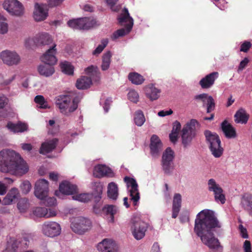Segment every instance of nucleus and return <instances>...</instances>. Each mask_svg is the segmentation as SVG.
Wrapping results in <instances>:
<instances>
[{"instance_id": "obj_58", "label": "nucleus", "mask_w": 252, "mask_h": 252, "mask_svg": "<svg viewBox=\"0 0 252 252\" xmlns=\"http://www.w3.org/2000/svg\"><path fill=\"white\" fill-rule=\"evenodd\" d=\"M8 99L7 97L3 94H0V109H2L7 104Z\"/></svg>"}, {"instance_id": "obj_6", "label": "nucleus", "mask_w": 252, "mask_h": 252, "mask_svg": "<svg viewBox=\"0 0 252 252\" xmlns=\"http://www.w3.org/2000/svg\"><path fill=\"white\" fill-rule=\"evenodd\" d=\"M147 224L143 221L139 215H133L131 220V231L134 238L137 240L143 239L145 236Z\"/></svg>"}, {"instance_id": "obj_11", "label": "nucleus", "mask_w": 252, "mask_h": 252, "mask_svg": "<svg viewBox=\"0 0 252 252\" xmlns=\"http://www.w3.org/2000/svg\"><path fill=\"white\" fill-rule=\"evenodd\" d=\"M0 59L8 66H16L21 61L20 55L13 50H5L0 53Z\"/></svg>"}, {"instance_id": "obj_36", "label": "nucleus", "mask_w": 252, "mask_h": 252, "mask_svg": "<svg viewBox=\"0 0 252 252\" xmlns=\"http://www.w3.org/2000/svg\"><path fill=\"white\" fill-rule=\"evenodd\" d=\"M6 127L10 131L14 133L23 132L28 129L27 125L21 122L16 124L9 122L7 123Z\"/></svg>"}, {"instance_id": "obj_19", "label": "nucleus", "mask_w": 252, "mask_h": 252, "mask_svg": "<svg viewBox=\"0 0 252 252\" xmlns=\"http://www.w3.org/2000/svg\"><path fill=\"white\" fill-rule=\"evenodd\" d=\"M97 249L100 252H118L115 242L111 239H104L99 242Z\"/></svg>"}, {"instance_id": "obj_47", "label": "nucleus", "mask_w": 252, "mask_h": 252, "mask_svg": "<svg viewBox=\"0 0 252 252\" xmlns=\"http://www.w3.org/2000/svg\"><path fill=\"white\" fill-rule=\"evenodd\" d=\"M34 101L40 108L46 109L49 108L47 102L41 95H36L34 98Z\"/></svg>"}, {"instance_id": "obj_13", "label": "nucleus", "mask_w": 252, "mask_h": 252, "mask_svg": "<svg viewBox=\"0 0 252 252\" xmlns=\"http://www.w3.org/2000/svg\"><path fill=\"white\" fill-rule=\"evenodd\" d=\"M124 181L126 184L127 189L130 196V200L134 205H136L140 199L138 184L135 179L126 177Z\"/></svg>"}, {"instance_id": "obj_26", "label": "nucleus", "mask_w": 252, "mask_h": 252, "mask_svg": "<svg viewBox=\"0 0 252 252\" xmlns=\"http://www.w3.org/2000/svg\"><path fill=\"white\" fill-rule=\"evenodd\" d=\"M32 214L37 217L49 218L56 216L57 212L53 209L38 207L33 209Z\"/></svg>"}, {"instance_id": "obj_48", "label": "nucleus", "mask_w": 252, "mask_h": 252, "mask_svg": "<svg viewBox=\"0 0 252 252\" xmlns=\"http://www.w3.org/2000/svg\"><path fill=\"white\" fill-rule=\"evenodd\" d=\"M108 43V40L107 38H104L101 40L100 44L93 51L92 54L95 56H98L104 50Z\"/></svg>"}, {"instance_id": "obj_33", "label": "nucleus", "mask_w": 252, "mask_h": 252, "mask_svg": "<svg viewBox=\"0 0 252 252\" xmlns=\"http://www.w3.org/2000/svg\"><path fill=\"white\" fill-rule=\"evenodd\" d=\"M84 71L94 81H98L100 78V73L97 66L91 65L86 68Z\"/></svg>"}, {"instance_id": "obj_53", "label": "nucleus", "mask_w": 252, "mask_h": 252, "mask_svg": "<svg viewBox=\"0 0 252 252\" xmlns=\"http://www.w3.org/2000/svg\"><path fill=\"white\" fill-rule=\"evenodd\" d=\"M107 5L113 11H117L120 9V6L116 5L119 0H104Z\"/></svg>"}, {"instance_id": "obj_10", "label": "nucleus", "mask_w": 252, "mask_h": 252, "mask_svg": "<svg viewBox=\"0 0 252 252\" xmlns=\"http://www.w3.org/2000/svg\"><path fill=\"white\" fill-rule=\"evenodd\" d=\"M95 24L94 19L91 17H83L69 20L67 26L73 30H88Z\"/></svg>"}, {"instance_id": "obj_12", "label": "nucleus", "mask_w": 252, "mask_h": 252, "mask_svg": "<svg viewBox=\"0 0 252 252\" xmlns=\"http://www.w3.org/2000/svg\"><path fill=\"white\" fill-rule=\"evenodd\" d=\"M209 191L213 192L215 201L223 204L225 202V197L220 186L214 179H210L207 183Z\"/></svg>"}, {"instance_id": "obj_38", "label": "nucleus", "mask_w": 252, "mask_h": 252, "mask_svg": "<svg viewBox=\"0 0 252 252\" xmlns=\"http://www.w3.org/2000/svg\"><path fill=\"white\" fill-rule=\"evenodd\" d=\"M234 117L235 122L236 123L245 124L248 121L249 115L246 113L245 109L241 108L236 112Z\"/></svg>"}, {"instance_id": "obj_45", "label": "nucleus", "mask_w": 252, "mask_h": 252, "mask_svg": "<svg viewBox=\"0 0 252 252\" xmlns=\"http://www.w3.org/2000/svg\"><path fill=\"white\" fill-rule=\"evenodd\" d=\"M17 207L20 213H26L30 208L29 200L26 198L20 199L17 203Z\"/></svg>"}, {"instance_id": "obj_8", "label": "nucleus", "mask_w": 252, "mask_h": 252, "mask_svg": "<svg viewBox=\"0 0 252 252\" xmlns=\"http://www.w3.org/2000/svg\"><path fill=\"white\" fill-rule=\"evenodd\" d=\"M175 158L174 151L169 147L163 152L161 165L164 173L167 175L172 174L174 169V165L173 160Z\"/></svg>"}, {"instance_id": "obj_28", "label": "nucleus", "mask_w": 252, "mask_h": 252, "mask_svg": "<svg viewBox=\"0 0 252 252\" xmlns=\"http://www.w3.org/2000/svg\"><path fill=\"white\" fill-rule=\"evenodd\" d=\"M58 140L57 138L46 140L43 142L40 148V154L45 155L52 152L56 147Z\"/></svg>"}, {"instance_id": "obj_24", "label": "nucleus", "mask_w": 252, "mask_h": 252, "mask_svg": "<svg viewBox=\"0 0 252 252\" xmlns=\"http://www.w3.org/2000/svg\"><path fill=\"white\" fill-rule=\"evenodd\" d=\"M146 96L151 101L157 100L160 96L161 90L153 84H149L144 88Z\"/></svg>"}, {"instance_id": "obj_14", "label": "nucleus", "mask_w": 252, "mask_h": 252, "mask_svg": "<svg viewBox=\"0 0 252 252\" xmlns=\"http://www.w3.org/2000/svg\"><path fill=\"white\" fill-rule=\"evenodd\" d=\"M61 226L59 223L55 221H45L41 225L42 233L49 237L53 238L60 235Z\"/></svg>"}, {"instance_id": "obj_35", "label": "nucleus", "mask_w": 252, "mask_h": 252, "mask_svg": "<svg viewBox=\"0 0 252 252\" xmlns=\"http://www.w3.org/2000/svg\"><path fill=\"white\" fill-rule=\"evenodd\" d=\"M221 129L227 138H232L236 137L235 129L227 121H224L222 123Z\"/></svg>"}, {"instance_id": "obj_5", "label": "nucleus", "mask_w": 252, "mask_h": 252, "mask_svg": "<svg viewBox=\"0 0 252 252\" xmlns=\"http://www.w3.org/2000/svg\"><path fill=\"white\" fill-rule=\"evenodd\" d=\"M205 135L212 155L216 158H220L223 154V149L221 146V141L217 134L209 130L205 131Z\"/></svg>"}, {"instance_id": "obj_61", "label": "nucleus", "mask_w": 252, "mask_h": 252, "mask_svg": "<svg viewBox=\"0 0 252 252\" xmlns=\"http://www.w3.org/2000/svg\"><path fill=\"white\" fill-rule=\"evenodd\" d=\"M181 128V124L178 121H175L173 123L172 132H176L177 133H179V132Z\"/></svg>"}, {"instance_id": "obj_20", "label": "nucleus", "mask_w": 252, "mask_h": 252, "mask_svg": "<svg viewBox=\"0 0 252 252\" xmlns=\"http://www.w3.org/2000/svg\"><path fill=\"white\" fill-rule=\"evenodd\" d=\"M94 176L97 178L103 177H113L114 173L112 170L105 164H97L93 170Z\"/></svg>"}, {"instance_id": "obj_25", "label": "nucleus", "mask_w": 252, "mask_h": 252, "mask_svg": "<svg viewBox=\"0 0 252 252\" xmlns=\"http://www.w3.org/2000/svg\"><path fill=\"white\" fill-rule=\"evenodd\" d=\"M219 77V73L215 71L209 73L203 77L199 81V84L202 89L210 88L214 84L215 80Z\"/></svg>"}, {"instance_id": "obj_63", "label": "nucleus", "mask_w": 252, "mask_h": 252, "mask_svg": "<svg viewBox=\"0 0 252 252\" xmlns=\"http://www.w3.org/2000/svg\"><path fill=\"white\" fill-rule=\"evenodd\" d=\"M243 248L245 252H252L251 244L249 241L246 240L244 243Z\"/></svg>"}, {"instance_id": "obj_17", "label": "nucleus", "mask_w": 252, "mask_h": 252, "mask_svg": "<svg viewBox=\"0 0 252 252\" xmlns=\"http://www.w3.org/2000/svg\"><path fill=\"white\" fill-rule=\"evenodd\" d=\"M77 186L70 182L64 181L62 182L59 186V190L55 191V195L59 197L60 194L64 195H72L77 192Z\"/></svg>"}, {"instance_id": "obj_49", "label": "nucleus", "mask_w": 252, "mask_h": 252, "mask_svg": "<svg viewBox=\"0 0 252 252\" xmlns=\"http://www.w3.org/2000/svg\"><path fill=\"white\" fill-rule=\"evenodd\" d=\"M13 182V181L9 178H5L3 182L0 181V195H3L6 193L7 190L6 184H10Z\"/></svg>"}, {"instance_id": "obj_21", "label": "nucleus", "mask_w": 252, "mask_h": 252, "mask_svg": "<svg viewBox=\"0 0 252 252\" xmlns=\"http://www.w3.org/2000/svg\"><path fill=\"white\" fill-rule=\"evenodd\" d=\"M48 15L47 6L42 4L35 3L34 5L33 17L37 22L45 20Z\"/></svg>"}, {"instance_id": "obj_44", "label": "nucleus", "mask_w": 252, "mask_h": 252, "mask_svg": "<svg viewBox=\"0 0 252 252\" xmlns=\"http://www.w3.org/2000/svg\"><path fill=\"white\" fill-rule=\"evenodd\" d=\"M133 121L134 124L138 126H141L146 121V119L141 110L136 111L134 115Z\"/></svg>"}, {"instance_id": "obj_31", "label": "nucleus", "mask_w": 252, "mask_h": 252, "mask_svg": "<svg viewBox=\"0 0 252 252\" xmlns=\"http://www.w3.org/2000/svg\"><path fill=\"white\" fill-rule=\"evenodd\" d=\"M54 65L51 64L45 63L44 64H40L37 67V70L39 74L45 77H49L51 76L55 72Z\"/></svg>"}, {"instance_id": "obj_3", "label": "nucleus", "mask_w": 252, "mask_h": 252, "mask_svg": "<svg viewBox=\"0 0 252 252\" xmlns=\"http://www.w3.org/2000/svg\"><path fill=\"white\" fill-rule=\"evenodd\" d=\"M79 101V98L75 97L72 94L60 95L55 98L56 105L60 111L66 116L77 109Z\"/></svg>"}, {"instance_id": "obj_37", "label": "nucleus", "mask_w": 252, "mask_h": 252, "mask_svg": "<svg viewBox=\"0 0 252 252\" xmlns=\"http://www.w3.org/2000/svg\"><path fill=\"white\" fill-rule=\"evenodd\" d=\"M92 188L93 190V195L96 201H98L102 197L103 189V184L100 182H93L92 183Z\"/></svg>"}, {"instance_id": "obj_4", "label": "nucleus", "mask_w": 252, "mask_h": 252, "mask_svg": "<svg viewBox=\"0 0 252 252\" xmlns=\"http://www.w3.org/2000/svg\"><path fill=\"white\" fill-rule=\"evenodd\" d=\"M118 22L121 26L125 28L117 30L111 36L112 40H115L119 37H123L128 34L132 30L133 26V19L129 15L127 8H124L123 13L118 18Z\"/></svg>"}, {"instance_id": "obj_27", "label": "nucleus", "mask_w": 252, "mask_h": 252, "mask_svg": "<svg viewBox=\"0 0 252 252\" xmlns=\"http://www.w3.org/2000/svg\"><path fill=\"white\" fill-rule=\"evenodd\" d=\"M19 195L20 193L17 188H11L3 198L2 204L3 205H10L12 204L14 201L18 198Z\"/></svg>"}, {"instance_id": "obj_16", "label": "nucleus", "mask_w": 252, "mask_h": 252, "mask_svg": "<svg viewBox=\"0 0 252 252\" xmlns=\"http://www.w3.org/2000/svg\"><path fill=\"white\" fill-rule=\"evenodd\" d=\"M34 195L40 200H44L49 193V183L44 179L38 180L34 187Z\"/></svg>"}, {"instance_id": "obj_40", "label": "nucleus", "mask_w": 252, "mask_h": 252, "mask_svg": "<svg viewBox=\"0 0 252 252\" xmlns=\"http://www.w3.org/2000/svg\"><path fill=\"white\" fill-rule=\"evenodd\" d=\"M128 78L133 84L136 85L142 84L145 80L143 76L136 72L129 73L128 75Z\"/></svg>"}, {"instance_id": "obj_56", "label": "nucleus", "mask_w": 252, "mask_h": 252, "mask_svg": "<svg viewBox=\"0 0 252 252\" xmlns=\"http://www.w3.org/2000/svg\"><path fill=\"white\" fill-rule=\"evenodd\" d=\"M43 201V203L47 206H54L56 204V199L54 197H47L45 198L44 200H41Z\"/></svg>"}, {"instance_id": "obj_51", "label": "nucleus", "mask_w": 252, "mask_h": 252, "mask_svg": "<svg viewBox=\"0 0 252 252\" xmlns=\"http://www.w3.org/2000/svg\"><path fill=\"white\" fill-rule=\"evenodd\" d=\"M4 17L0 14V34H4L8 32V24Z\"/></svg>"}, {"instance_id": "obj_15", "label": "nucleus", "mask_w": 252, "mask_h": 252, "mask_svg": "<svg viewBox=\"0 0 252 252\" xmlns=\"http://www.w3.org/2000/svg\"><path fill=\"white\" fill-rule=\"evenodd\" d=\"M3 8L12 15L21 16L24 13V8L17 0H5Z\"/></svg>"}, {"instance_id": "obj_64", "label": "nucleus", "mask_w": 252, "mask_h": 252, "mask_svg": "<svg viewBox=\"0 0 252 252\" xmlns=\"http://www.w3.org/2000/svg\"><path fill=\"white\" fill-rule=\"evenodd\" d=\"M249 59L247 58H245L243 60H242L239 64L238 70H242L246 67L247 64L249 63Z\"/></svg>"}, {"instance_id": "obj_18", "label": "nucleus", "mask_w": 252, "mask_h": 252, "mask_svg": "<svg viewBox=\"0 0 252 252\" xmlns=\"http://www.w3.org/2000/svg\"><path fill=\"white\" fill-rule=\"evenodd\" d=\"M56 44L53 43L49 49L41 57V60L42 62L51 64H55L57 62V59L56 57L57 49L56 48Z\"/></svg>"}, {"instance_id": "obj_7", "label": "nucleus", "mask_w": 252, "mask_h": 252, "mask_svg": "<svg viewBox=\"0 0 252 252\" xmlns=\"http://www.w3.org/2000/svg\"><path fill=\"white\" fill-rule=\"evenodd\" d=\"M70 226L73 232L82 234L92 228V222L89 219L79 216L71 219Z\"/></svg>"}, {"instance_id": "obj_30", "label": "nucleus", "mask_w": 252, "mask_h": 252, "mask_svg": "<svg viewBox=\"0 0 252 252\" xmlns=\"http://www.w3.org/2000/svg\"><path fill=\"white\" fill-rule=\"evenodd\" d=\"M182 204V195L179 193H175L173 198L172 217L175 219L177 217L180 211Z\"/></svg>"}, {"instance_id": "obj_50", "label": "nucleus", "mask_w": 252, "mask_h": 252, "mask_svg": "<svg viewBox=\"0 0 252 252\" xmlns=\"http://www.w3.org/2000/svg\"><path fill=\"white\" fill-rule=\"evenodd\" d=\"M127 98L130 101L137 103L139 101V95L135 90L130 89L127 94Z\"/></svg>"}, {"instance_id": "obj_41", "label": "nucleus", "mask_w": 252, "mask_h": 252, "mask_svg": "<svg viewBox=\"0 0 252 252\" xmlns=\"http://www.w3.org/2000/svg\"><path fill=\"white\" fill-rule=\"evenodd\" d=\"M241 204L245 209L249 211L250 215L252 216V195L245 194L242 198Z\"/></svg>"}, {"instance_id": "obj_1", "label": "nucleus", "mask_w": 252, "mask_h": 252, "mask_svg": "<svg viewBox=\"0 0 252 252\" xmlns=\"http://www.w3.org/2000/svg\"><path fill=\"white\" fill-rule=\"evenodd\" d=\"M222 227L221 222L211 210H203L196 216L194 232L205 245L213 250L212 252H222L223 248L214 234L218 230H222Z\"/></svg>"}, {"instance_id": "obj_23", "label": "nucleus", "mask_w": 252, "mask_h": 252, "mask_svg": "<svg viewBox=\"0 0 252 252\" xmlns=\"http://www.w3.org/2000/svg\"><path fill=\"white\" fill-rule=\"evenodd\" d=\"M195 99L201 101L204 107H206L207 112L210 113L215 108V102L213 98L207 94H202L195 96Z\"/></svg>"}, {"instance_id": "obj_29", "label": "nucleus", "mask_w": 252, "mask_h": 252, "mask_svg": "<svg viewBox=\"0 0 252 252\" xmlns=\"http://www.w3.org/2000/svg\"><path fill=\"white\" fill-rule=\"evenodd\" d=\"M36 45H52L53 42L52 37L47 33H40L35 36Z\"/></svg>"}, {"instance_id": "obj_43", "label": "nucleus", "mask_w": 252, "mask_h": 252, "mask_svg": "<svg viewBox=\"0 0 252 252\" xmlns=\"http://www.w3.org/2000/svg\"><path fill=\"white\" fill-rule=\"evenodd\" d=\"M60 67L63 72L68 75H72L74 73V66L67 61H63L60 63Z\"/></svg>"}, {"instance_id": "obj_57", "label": "nucleus", "mask_w": 252, "mask_h": 252, "mask_svg": "<svg viewBox=\"0 0 252 252\" xmlns=\"http://www.w3.org/2000/svg\"><path fill=\"white\" fill-rule=\"evenodd\" d=\"M252 44L250 41H245L243 42L241 45L240 51L241 52H243L245 53H247L250 48L252 47Z\"/></svg>"}, {"instance_id": "obj_55", "label": "nucleus", "mask_w": 252, "mask_h": 252, "mask_svg": "<svg viewBox=\"0 0 252 252\" xmlns=\"http://www.w3.org/2000/svg\"><path fill=\"white\" fill-rule=\"evenodd\" d=\"M220 9L223 10L227 7V2L225 0H211Z\"/></svg>"}, {"instance_id": "obj_39", "label": "nucleus", "mask_w": 252, "mask_h": 252, "mask_svg": "<svg viewBox=\"0 0 252 252\" xmlns=\"http://www.w3.org/2000/svg\"><path fill=\"white\" fill-rule=\"evenodd\" d=\"M92 83V80L90 77L82 76L77 80L76 86L78 89H87L91 86Z\"/></svg>"}, {"instance_id": "obj_22", "label": "nucleus", "mask_w": 252, "mask_h": 252, "mask_svg": "<svg viewBox=\"0 0 252 252\" xmlns=\"http://www.w3.org/2000/svg\"><path fill=\"white\" fill-rule=\"evenodd\" d=\"M162 144L159 137L156 135H153L151 138L150 145V153L154 158H157L162 150Z\"/></svg>"}, {"instance_id": "obj_34", "label": "nucleus", "mask_w": 252, "mask_h": 252, "mask_svg": "<svg viewBox=\"0 0 252 252\" xmlns=\"http://www.w3.org/2000/svg\"><path fill=\"white\" fill-rule=\"evenodd\" d=\"M103 212L107 215H109L108 218V221L109 223H114L115 222L114 215L118 212V208L113 205H106L102 209Z\"/></svg>"}, {"instance_id": "obj_52", "label": "nucleus", "mask_w": 252, "mask_h": 252, "mask_svg": "<svg viewBox=\"0 0 252 252\" xmlns=\"http://www.w3.org/2000/svg\"><path fill=\"white\" fill-rule=\"evenodd\" d=\"M112 102V100L111 98H107L105 99H101L100 103L102 105L104 110L105 113L108 112L110 108V106Z\"/></svg>"}, {"instance_id": "obj_2", "label": "nucleus", "mask_w": 252, "mask_h": 252, "mask_svg": "<svg viewBox=\"0 0 252 252\" xmlns=\"http://www.w3.org/2000/svg\"><path fill=\"white\" fill-rule=\"evenodd\" d=\"M29 170V166L20 154L6 149L0 151V171L13 175L21 176Z\"/></svg>"}, {"instance_id": "obj_42", "label": "nucleus", "mask_w": 252, "mask_h": 252, "mask_svg": "<svg viewBox=\"0 0 252 252\" xmlns=\"http://www.w3.org/2000/svg\"><path fill=\"white\" fill-rule=\"evenodd\" d=\"M112 53L108 51L106 52L102 57L101 69L103 71L108 70L111 62Z\"/></svg>"}, {"instance_id": "obj_9", "label": "nucleus", "mask_w": 252, "mask_h": 252, "mask_svg": "<svg viewBox=\"0 0 252 252\" xmlns=\"http://www.w3.org/2000/svg\"><path fill=\"white\" fill-rule=\"evenodd\" d=\"M198 123L194 119L187 123L182 131V143L185 147L188 146L196 134V127Z\"/></svg>"}, {"instance_id": "obj_62", "label": "nucleus", "mask_w": 252, "mask_h": 252, "mask_svg": "<svg viewBox=\"0 0 252 252\" xmlns=\"http://www.w3.org/2000/svg\"><path fill=\"white\" fill-rule=\"evenodd\" d=\"M165 189L164 191V197L166 201H169L171 197H170V192L169 190L168 186L167 184H165Z\"/></svg>"}, {"instance_id": "obj_59", "label": "nucleus", "mask_w": 252, "mask_h": 252, "mask_svg": "<svg viewBox=\"0 0 252 252\" xmlns=\"http://www.w3.org/2000/svg\"><path fill=\"white\" fill-rule=\"evenodd\" d=\"M239 229L240 232L241 237L244 239H247L249 237L247 229L243 226L242 224H240Z\"/></svg>"}, {"instance_id": "obj_32", "label": "nucleus", "mask_w": 252, "mask_h": 252, "mask_svg": "<svg viewBox=\"0 0 252 252\" xmlns=\"http://www.w3.org/2000/svg\"><path fill=\"white\" fill-rule=\"evenodd\" d=\"M107 195L109 199L116 200L119 196L118 185L113 182L109 183L107 187Z\"/></svg>"}, {"instance_id": "obj_54", "label": "nucleus", "mask_w": 252, "mask_h": 252, "mask_svg": "<svg viewBox=\"0 0 252 252\" xmlns=\"http://www.w3.org/2000/svg\"><path fill=\"white\" fill-rule=\"evenodd\" d=\"M20 188L24 193H28L31 189L32 186L28 181H24L20 186Z\"/></svg>"}, {"instance_id": "obj_46", "label": "nucleus", "mask_w": 252, "mask_h": 252, "mask_svg": "<svg viewBox=\"0 0 252 252\" xmlns=\"http://www.w3.org/2000/svg\"><path fill=\"white\" fill-rule=\"evenodd\" d=\"M92 197V194L86 193L78 194L72 196L73 200H77L82 202H87L91 200Z\"/></svg>"}, {"instance_id": "obj_60", "label": "nucleus", "mask_w": 252, "mask_h": 252, "mask_svg": "<svg viewBox=\"0 0 252 252\" xmlns=\"http://www.w3.org/2000/svg\"><path fill=\"white\" fill-rule=\"evenodd\" d=\"M33 45H35V36L33 38L28 37L25 39V45L26 47L30 48Z\"/></svg>"}]
</instances>
